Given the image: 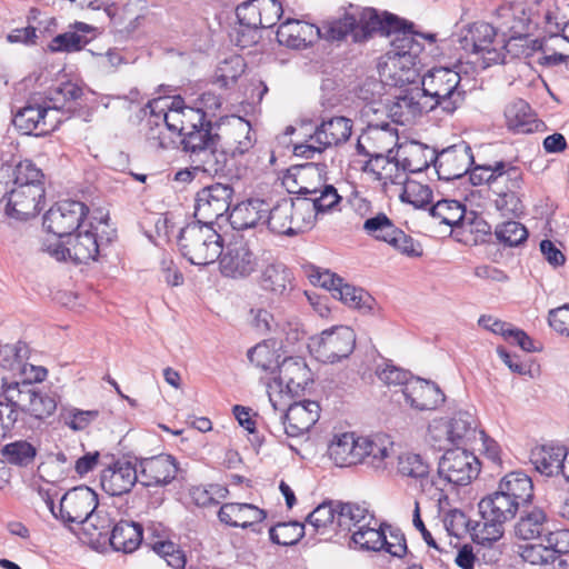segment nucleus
<instances>
[{
	"mask_svg": "<svg viewBox=\"0 0 569 569\" xmlns=\"http://www.w3.org/2000/svg\"><path fill=\"white\" fill-rule=\"evenodd\" d=\"M108 220L107 216L88 220L74 234L67 237L66 243L58 239H48L43 242V251L58 261L87 263L96 260L100 251L116 237V230L109 226Z\"/></svg>",
	"mask_w": 569,
	"mask_h": 569,
	"instance_id": "obj_1",
	"label": "nucleus"
},
{
	"mask_svg": "<svg viewBox=\"0 0 569 569\" xmlns=\"http://www.w3.org/2000/svg\"><path fill=\"white\" fill-rule=\"evenodd\" d=\"M423 46L411 31L398 32L391 39V49L386 52L379 63L378 71L388 86H415L419 78V56Z\"/></svg>",
	"mask_w": 569,
	"mask_h": 569,
	"instance_id": "obj_2",
	"label": "nucleus"
},
{
	"mask_svg": "<svg viewBox=\"0 0 569 569\" xmlns=\"http://www.w3.org/2000/svg\"><path fill=\"white\" fill-rule=\"evenodd\" d=\"M420 84L432 111L440 109L452 116L465 102L466 91L461 87L460 73L451 68L438 67L428 70L421 77Z\"/></svg>",
	"mask_w": 569,
	"mask_h": 569,
	"instance_id": "obj_3",
	"label": "nucleus"
},
{
	"mask_svg": "<svg viewBox=\"0 0 569 569\" xmlns=\"http://www.w3.org/2000/svg\"><path fill=\"white\" fill-rule=\"evenodd\" d=\"M178 244L182 256L196 266L213 263L222 253L221 236L212 226L200 220L181 229Z\"/></svg>",
	"mask_w": 569,
	"mask_h": 569,
	"instance_id": "obj_4",
	"label": "nucleus"
},
{
	"mask_svg": "<svg viewBox=\"0 0 569 569\" xmlns=\"http://www.w3.org/2000/svg\"><path fill=\"white\" fill-rule=\"evenodd\" d=\"M458 41L466 52L481 59L483 68L503 62V41L497 39L496 29L488 22L477 21L462 27Z\"/></svg>",
	"mask_w": 569,
	"mask_h": 569,
	"instance_id": "obj_5",
	"label": "nucleus"
},
{
	"mask_svg": "<svg viewBox=\"0 0 569 569\" xmlns=\"http://www.w3.org/2000/svg\"><path fill=\"white\" fill-rule=\"evenodd\" d=\"M352 133V121L346 117H332L316 127L305 142L296 143L293 153L298 157L313 158L326 149L337 147L349 140Z\"/></svg>",
	"mask_w": 569,
	"mask_h": 569,
	"instance_id": "obj_6",
	"label": "nucleus"
},
{
	"mask_svg": "<svg viewBox=\"0 0 569 569\" xmlns=\"http://www.w3.org/2000/svg\"><path fill=\"white\" fill-rule=\"evenodd\" d=\"M298 193L315 201L321 209H333L341 200L337 189L327 183L326 166L307 163L297 169Z\"/></svg>",
	"mask_w": 569,
	"mask_h": 569,
	"instance_id": "obj_7",
	"label": "nucleus"
},
{
	"mask_svg": "<svg viewBox=\"0 0 569 569\" xmlns=\"http://www.w3.org/2000/svg\"><path fill=\"white\" fill-rule=\"evenodd\" d=\"M278 377L273 385L269 386V401L274 410L282 409L287 400L291 399L293 393L302 389L309 380L310 371L301 359L286 358L278 368Z\"/></svg>",
	"mask_w": 569,
	"mask_h": 569,
	"instance_id": "obj_8",
	"label": "nucleus"
},
{
	"mask_svg": "<svg viewBox=\"0 0 569 569\" xmlns=\"http://www.w3.org/2000/svg\"><path fill=\"white\" fill-rule=\"evenodd\" d=\"M59 107L47 101L30 100L13 114V126L23 134L44 136L56 130L61 122Z\"/></svg>",
	"mask_w": 569,
	"mask_h": 569,
	"instance_id": "obj_9",
	"label": "nucleus"
},
{
	"mask_svg": "<svg viewBox=\"0 0 569 569\" xmlns=\"http://www.w3.org/2000/svg\"><path fill=\"white\" fill-rule=\"evenodd\" d=\"M356 346L355 331L347 326L335 327L313 338L310 345L316 357L322 362L335 363L348 358Z\"/></svg>",
	"mask_w": 569,
	"mask_h": 569,
	"instance_id": "obj_10",
	"label": "nucleus"
},
{
	"mask_svg": "<svg viewBox=\"0 0 569 569\" xmlns=\"http://www.w3.org/2000/svg\"><path fill=\"white\" fill-rule=\"evenodd\" d=\"M88 208L84 203L74 200H63L52 206L43 217V226L56 236L58 240L69 237L88 221L84 217Z\"/></svg>",
	"mask_w": 569,
	"mask_h": 569,
	"instance_id": "obj_11",
	"label": "nucleus"
},
{
	"mask_svg": "<svg viewBox=\"0 0 569 569\" xmlns=\"http://www.w3.org/2000/svg\"><path fill=\"white\" fill-rule=\"evenodd\" d=\"M480 471L478 458L466 449H447L438 465V473L446 481L467 486Z\"/></svg>",
	"mask_w": 569,
	"mask_h": 569,
	"instance_id": "obj_12",
	"label": "nucleus"
},
{
	"mask_svg": "<svg viewBox=\"0 0 569 569\" xmlns=\"http://www.w3.org/2000/svg\"><path fill=\"white\" fill-rule=\"evenodd\" d=\"M233 188L229 184L214 183L197 193L194 217L200 222L212 226L213 221L229 212Z\"/></svg>",
	"mask_w": 569,
	"mask_h": 569,
	"instance_id": "obj_13",
	"label": "nucleus"
},
{
	"mask_svg": "<svg viewBox=\"0 0 569 569\" xmlns=\"http://www.w3.org/2000/svg\"><path fill=\"white\" fill-rule=\"evenodd\" d=\"M432 111L418 84L401 87L388 107L389 117L402 126L412 123L423 113Z\"/></svg>",
	"mask_w": 569,
	"mask_h": 569,
	"instance_id": "obj_14",
	"label": "nucleus"
},
{
	"mask_svg": "<svg viewBox=\"0 0 569 569\" xmlns=\"http://www.w3.org/2000/svg\"><path fill=\"white\" fill-rule=\"evenodd\" d=\"M98 506V496L89 487L81 486L66 492L60 499L58 517L63 523L83 525Z\"/></svg>",
	"mask_w": 569,
	"mask_h": 569,
	"instance_id": "obj_15",
	"label": "nucleus"
},
{
	"mask_svg": "<svg viewBox=\"0 0 569 569\" xmlns=\"http://www.w3.org/2000/svg\"><path fill=\"white\" fill-rule=\"evenodd\" d=\"M44 199V187L31 184V187L12 188L3 207L4 212L17 220L34 218L42 210Z\"/></svg>",
	"mask_w": 569,
	"mask_h": 569,
	"instance_id": "obj_16",
	"label": "nucleus"
},
{
	"mask_svg": "<svg viewBox=\"0 0 569 569\" xmlns=\"http://www.w3.org/2000/svg\"><path fill=\"white\" fill-rule=\"evenodd\" d=\"M473 163L471 148L466 142L450 146L439 153L436 152L435 168L441 180L459 179L469 172Z\"/></svg>",
	"mask_w": 569,
	"mask_h": 569,
	"instance_id": "obj_17",
	"label": "nucleus"
},
{
	"mask_svg": "<svg viewBox=\"0 0 569 569\" xmlns=\"http://www.w3.org/2000/svg\"><path fill=\"white\" fill-rule=\"evenodd\" d=\"M398 131L389 123L369 124L357 141V151L369 159L395 153L398 147Z\"/></svg>",
	"mask_w": 569,
	"mask_h": 569,
	"instance_id": "obj_18",
	"label": "nucleus"
},
{
	"mask_svg": "<svg viewBox=\"0 0 569 569\" xmlns=\"http://www.w3.org/2000/svg\"><path fill=\"white\" fill-rule=\"evenodd\" d=\"M29 349L23 342L6 345L2 347V369L12 372L13 378L33 382L43 381L47 370L27 362Z\"/></svg>",
	"mask_w": 569,
	"mask_h": 569,
	"instance_id": "obj_19",
	"label": "nucleus"
},
{
	"mask_svg": "<svg viewBox=\"0 0 569 569\" xmlns=\"http://www.w3.org/2000/svg\"><path fill=\"white\" fill-rule=\"evenodd\" d=\"M219 258L221 273L233 279L247 278L258 267L256 254L244 241L229 243Z\"/></svg>",
	"mask_w": 569,
	"mask_h": 569,
	"instance_id": "obj_20",
	"label": "nucleus"
},
{
	"mask_svg": "<svg viewBox=\"0 0 569 569\" xmlns=\"http://www.w3.org/2000/svg\"><path fill=\"white\" fill-rule=\"evenodd\" d=\"M138 481V465L126 459L117 460L100 475L101 488L110 496L128 493Z\"/></svg>",
	"mask_w": 569,
	"mask_h": 569,
	"instance_id": "obj_21",
	"label": "nucleus"
},
{
	"mask_svg": "<svg viewBox=\"0 0 569 569\" xmlns=\"http://www.w3.org/2000/svg\"><path fill=\"white\" fill-rule=\"evenodd\" d=\"M283 419L284 432L289 437H299L310 430L320 417V406L317 401L303 400L290 403L284 410Z\"/></svg>",
	"mask_w": 569,
	"mask_h": 569,
	"instance_id": "obj_22",
	"label": "nucleus"
},
{
	"mask_svg": "<svg viewBox=\"0 0 569 569\" xmlns=\"http://www.w3.org/2000/svg\"><path fill=\"white\" fill-rule=\"evenodd\" d=\"M178 465L170 455H159L139 461V482L144 487L164 486L171 482L177 475Z\"/></svg>",
	"mask_w": 569,
	"mask_h": 569,
	"instance_id": "obj_23",
	"label": "nucleus"
},
{
	"mask_svg": "<svg viewBox=\"0 0 569 569\" xmlns=\"http://www.w3.org/2000/svg\"><path fill=\"white\" fill-rule=\"evenodd\" d=\"M222 139L232 157L248 152L256 142L250 122L238 116L228 118L223 123Z\"/></svg>",
	"mask_w": 569,
	"mask_h": 569,
	"instance_id": "obj_24",
	"label": "nucleus"
},
{
	"mask_svg": "<svg viewBox=\"0 0 569 569\" xmlns=\"http://www.w3.org/2000/svg\"><path fill=\"white\" fill-rule=\"evenodd\" d=\"M163 120L177 136H184L191 130L203 126L204 116L194 107L183 106L180 99L169 101V108L163 113Z\"/></svg>",
	"mask_w": 569,
	"mask_h": 569,
	"instance_id": "obj_25",
	"label": "nucleus"
},
{
	"mask_svg": "<svg viewBox=\"0 0 569 569\" xmlns=\"http://www.w3.org/2000/svg\"><path fill=\"white\" fill-rule=\"evenodd\" d=\"M358 21L361 40L367 39L372 33L396 38L398 32L408 31L403 26V21L396 16L387 12L379 14L371 8L363 9Z\"/></svg>",
	"mask_w": 569,
	"mask_h": 569,
	"instance_id": "obj_26",
	"label": "nucleus"
},
{
	"mask_svg": "<svg viewBox=\"0 0 569 569\" xmlns=\"http://www.w3.org/2000/svg\"><path fill=\"white\" fill-rule=\"evenodd\" d=\"M407 402L418 410H432L445 401L441 389L431 381L413 379L402 390Z\"/></svg>",
	"mask_w": 569,
	"mask_h": 569,
	"instance_id": "obj_27",
	"label": "nucleus"
},
{
	"mask_svg": "<svg viewBox=\"0 0 569 569\" xmlns=\"http://www.w3.org/2000/svg\"><path fill=\"white\" fill-rule=\"evenodd\" d=\"M363 171L371 174L373 180L379 181L385 188L389 184L400 186L406 182L407 178L397 151L369 159L363 167Z\"/></svg>",
	"mask_w": 569,
	"mask_h": 569,
	"instance_id": "obj_28",
	"label": "nucleus"
},
{
	"mask_svg": "<svg viewBox=\"0 0 569 569\" xmlns=\"http://www.w3.org/2000/svg\"><path fill=\"white\" fill-rule=\"evenodd\" d=\"M147 107L150 109L147 138L153 147L168 149L174 142L172 139L174 133L163 120V113L169 108V100L167 98L153 99Z\"/></svg>",
	"mask_w": 569,
	"mask_h": 569,
	"instance_id": "obj_29",
	"label": "nucleus"
},
{
	"mask_svg": "<svg viewBox=\"0 0 569 569\" xmlns=\"http://www.w3.org/2000/svg\"><path fill=\"white\" fill-rule=\"evenodd\" d=\"M319 28L300 20L288 19L277 31L280 44L292 49H305L319 36Z\"/></svg>",
	"mask_w": 569,
	"mask_h": 569,
	"instance_id": "obj_30",
	"label": "nucleus"
},
{
	"mask_svg": "<svg viewBox=\"0 0 569 569\" xmlns=\"http://www.w3.org/2000/svg\"><path fill=\"white\" fill-rule=\"evenodd\" d=\"M360 438L352 432L333 436L328 447V455L337 467H350L361 462Z\"/></svg>",
	"mask_w": 569,
	"mask_h": 569,
	"instance_id": "obj_31",
	"label": "nucleus"
},
{
	"mask_svg": "<svg viewBox=\"0 0 569 569\" xmlns=\"http://www.w3.org/2000/svg\"><path fill=\"white\" fill-rule=\"evenodd\" d=\"M396 151L405 174L421 172L431 163L435 164L436 150L418 141L403 142Z\"/></svg>",
	"mask_w": 569,
	"mask_h": 569,
	"instance_id": "obj_32",
	"label": "nucleus"
},
{
	"mask_svg": "<svg viewBox=\"0 0 569 569\" xmlns=\"http://www.w3.org/2000/svg\"><path fill=\"white\" fill-rule=\"evenodd\" d=\"M361 462H366L377 470H385L390 465L393 453V442L389 437L376 435L361 437Z\"/></svg>",
	"mask_w": 569,
	"mask_h": 569,
	"instance_id": "obj_33",
	"label": "nucleus"
},
{
	"mask_svg": "<svg viewBox=\"0 0 569 569\" xmlns=\"http://www.w3.org/2000/svg\"><path fill=\"white\" fill-rule=\"evenodd\" d=\"M566 448L559 445L547 443L536 446L530 452V462L535 469L547 477L562 475Z\"/></svg>",
	"mask_w": 569,
	"mask_h": 569,
	"instance_id": "obj_34",
	"label": "nucleus"
},
{
	"mask_svg": "<svg viewBox=\"0 0 569 569\" xmlns=\"http://www.w3.org/2000/svg\"><path fill=\"white\" fill-rule=\"evenodd\" d=\"M268 211V203L260 199H250L238 203L228 216L231 227L236 230L254 228L263 223Z\"/></svg>",
	"mask_w": 569,
	"mask_h": 569,
	"instance_id": "obj_35",
	"label": "nucleus"
},
{
	"mask_svg": "<svg viewBox=\"0 0 569 569\" xmlns=\"http://www.w3.org/2000/svg\"><path fill=\"white\" fill-rule=\"evenodd\" d=\"M264 510L251 503H224L221 506L218 517L219 520L231 527L247 528L256 522H261L266 518Z\"/></svg>",
	"mask_w": 569,
	"mask_h": 569,
	"instance_id": "obj_36",
	"label": "nucleus"
},
{
	"mask_svg": "<svg viewBox=\"0 0 569 569\" xmlns=\"http://www.w3.org/2000/svg\"><path fill=\"white\" fill-rule=\"evenodd\" d=\"M292 273L279 261H272L262 268L258 278L260 288L274 296H284L292 289Z\"/></svg>",
	"mask_w": 569,
	"mask_h": 569,
	"instance_id": "obj_37",
	"label": "nucleus"
},
{
	"mask_svg": "<svg viewBox=\"0 0 569 569\" xmlns=\"http://www.w3.org/2000/svg\"><path fill=\"white\" fill-rule=\"evenodd\" d=\"M549 519L543 509L525 507L515 526V535L521 540L545 538Z\"/></svg>",
	"mask_w": 569,
	"mask_h": 569,
	"instance_id": "obj_38",
	"label": "nucleus"
},
{
	"mask_svg": "<svg viewBox=\"0 0 569 569\" xmlns=\"http://www.w3.org/2000/svg\"><path fill=\"white\" fill-rule=\"evenodd\" d=\"M498 488L517 502L521 508L527 507L533 498V483L531 478L521 471L507 473L499 482Z\"/></svg>",
	"mask_w": 569,
	"mask_h": 569,
	"instance_id": "obj_39",
	"label": "nucleus"
},
{
	"mask_svg": "<svg viewBox=\"0 0 569 569\" xmlns=\"http://www.w3.org/2000/svg\"><path fill=\"white\" fill-rule=\"evenodd\" d=\"M507 127L519 133L532 132L538 128L530 106L522 99L509 102L505 109Z\"/></svg>",
	"mask_w": 569,
	"mask_h": 569,
	"instance_id": "obj_40",
	"label": "nucleus"
},
{
	"mask_svg": "<svg viewBox=\"0 0 569 569\" xmlns=\"http://www.w3.org/2000/svg\"><path fill=\"white\" fill-rule=\"evenodd\" d=\"M478 507L479 512L491 517V520L498 518L505 522L512 519L521 508L499 488L495 493L482 498Z\"/></svg>",
	"mask_w": 569,
	"mask_h": 569,
	"instance_id": "obj_41",
	"label": "nucleus"
},
{
	"mask_svg": "<svg viewBox=\"0 0 569 569\" xmlns=\"http://www.w3.org/2000/svg\"><path fill=\"white\" fill-rule=\"evenodd\" d=\"M108 538L116 551L132 552L141 543L142 529L134 522L119 521L113 526Z\"/></svg>",
	"mask_w": 569,
	"mask_h": 569,
	"instance_id": "obj_42",
	"label": "nucleus"
},
{
	"mask_svg": "<svg viewBox=\"0 0 569 569\" xmlns=\"http://www.w3.org/2000/svg\"><path fill=\"white\" fill-rule=\"evenodd\" d=\"M331 209H321L319 206L311 200L305 198L292 199L291 208V226L292 236L305 232L315 226L317 214L325 213Z\"/></svg>",
	"mask_w": 569,
	"mask_h": 569,
	"instance_id": "obj_43",
	"label": "nucleus"
},
{
	"mask_svg": "<svg viewBox=\"0 0 569 569\" xmlns=\"http://www.w3.org/2000/svg\"><path fill=\"white\" fill-rule=\"evenodd\" d=\"M373 520V515L363 506L337 501L338 531H355L363 523Z\"/></svg>",
	"mask_w": 569,
	"mask_h": 569,
	"instance_id": "obj_44",
	"label": "nucleus"
},
{
	"mask_svg": "<svg viewBox=\"0 0 569 569\" xmlns=\"http://www.w3.org/2000/svg\"><path fill=\"white\" fill-rule=\"evenodd\" d=\"M507 28L512 39L528 37L537 26L532 7L519 3L508 9Z\"/></svg>",
	"mask_w": 569,
	"mask_h": 569,
	"instance_id": "obj_45",
	"label": "nucleus"
},
{
	"mask_svg": "<svg viewBox=\"0 0 569 569\" xmlns=\"http://www.w3.org/2000/svg\"><path fill=\"white\" fill-rule=\"evenodd\" d=\"M308 528L315 535L330 536L338 532L337 502H323L319 505L307 518Z\"/></svg>",
	"mask_w": 569,
	"mask_h": 569,
	"instance_id": "obj_46",
	"label": "nucleus"
},
{
	"mask_svg": "<svg viewBox=\"0 0 569 569\" xmlns=\"http://www.w3.org/2000/svg\"><path fill=\"white\" fill-rule=\"evenodd\" d=\"M291 208L292 199L284 198L278 201L272 208L268 206L263 224L268 226V229L277 234L292 236L291 226Z\"/></svg>",
	"mask_w": 569,
	"mask_h": 569,
	"instance_id": "obj_47",
	"label": "nucleus"
},
{
	"mask_svg": "<svg viewBox=\"0 0 569 569\" xmlns=\"http://www.w3.org/2000/svg\"><path fill=\"white\" fill-rule=\"evenodd\" d=\"M451 432V441L455 446L471 445L477 440V422L476 418L467 412L459 411L451 419H448Z\"/></svg>",
	"mask_w": 569,
	"mask_h": 569,
	"instance_id": "obj_48",
	"label": "nucleus"
},
{
	"mask_svg": "<svg viewBox=\"0 0 569 569\" xmlns=\"http://www.w3.org/2000/svg\"><path fill=\"white\" fill-rule=\"evenodd\" d=\"M368 522L353 531L351 536L352 542L363 550H382L383 542H386V530L375 517L372 521Z\"/></svg>",
	"mask_w": 569,
	"mask_h": 569,
	"instance_id": "obj_49",
	"label": "nucleus"
},
{
	"mask_svg": "<svg viewBox=\"0 0 569 569\" xmlns=\"http://www.w3.org/2000/svg\"><path fill=\"white\" fill-rule=\"evenodd\" d=\"M496 176L491 187L492 192L521 190L523 186L522 170L511 162L496 161Z\"/></svg>",
	"mask_w": 569,
	"mask_h": 569,
	"instance_id": "obj_50",
	"label": "nucleus"
},
{
	"mask_svg": "<svg viewBox=\"0 0 569 569\" xmlns=\"http://www.w3.org/2000/svg\"><path fill=\"white\" fill-rule=\"evenodd\" d=\"M218 136L211 133V120L203 122V126L191 130L189 133L182 136L181 143L187 152H190L191 158H197L200 152L204 151L208 147L213 146Z\"/></svg>",
	"mask_w": 569,
	"mask_h": 569,
	"instance_id": "obj_51",
	"label": "nucleus"
},
{
	"mask_svg": "<svg viewBox=\"0 0 569 569\" xmlns=\"http://www.w3.org/2000/svg\"><path fill=\"white\" fill-rule=\"evenodd\" d=\"M521 556L525 561L540 566L541 569H560L563 562L547 543L527 546L523 548Z\"/></svg>",
	"mask_w": 569,
	"mask_h": 569,
	"instance_id": "obj_52",
	"label": "nucleus"
},
{
	"mask_svg": "<svg viewBox=\"0 0 569 569\" xmlns=\"http://www.w3.org/2000/svg\"><path fill=\"white\" fill-rule=\"evenodd\" d=\"M192 161L197 164V169L208 174L222 173L228 163V150L218 149L214 141L213 146L200 152Z\"/></svg>",
	"mask_w": 569,
	"mask_h": 569,
	"instance_id": "obj_53",
	"label": "nucleus"
},
{
	"mask_svg": "<svg viewBox=\"0 0 569 569\" xmlns=\"http://www.w3.org/2000/svg\"><path fill=\"white\" fill-rule=\"evenodd\" d=\"M465 213V206L451 199L439 200L430 208L431 217L439 220V223L449 227L458 226L462 221Z\"/></svg>",
	"mask_w": 569,
	"mask_h": 569,
	"instance_id": "obj_54",
	"label": "nucleus"
},
{
	"mask_svg": "<svg viewBox=\"0 0 569 569\" xmlns=\"http://www.w3.org/2000/svg\"><path fill=\"white\" fill-rule=\"evenodd\" d=\"M481 515V520L473 527V540L481 545H492L500 540L505 532V521L491 517H487L485 513Z\"/></svg>",
	"mask_w": 569,
	"mask_h": 569,
	"instance_id": "obj_55",
	"label": "nucleus"
},
{
	"mask_svg": "<svg viewBox=\"0 0 569 569\" xmlns=\"http://www.w3.org/2000/svg\"><path fill=\"white\" fill-rule=\"evenodd\" d=\"M114 525V518H112L111 512L107 508H100L98 505L94 511L86 519L83 527L88 535L100 540L101 538L109 537Z\"/></svg>",
	"mask_w": 569,
	"mask_h": 569,
	"instance_id": "obj_56",
	"label": "nucleus"
},
{
	"mask_svg": "<svg viewBox=\"0 0 569 569\" xmlns=\"http://www.w3.org/2000/svg\"><path fill=\"white\" fill-rule=\"evenodd\" d=\"M397 473L403 478H425L429 473V465L418 453L401 452L397 456Z\"/></svg>",
	"mask_w": 569,
	"mask_h": 569,
	"instance_id": "obj_57",
	"label": "nucleus"
},
{
	"mask_svg": "<svg viewBox=\"0 0 569 569\" xmlns=\"http://www.w3.org/2000/svg\"><path fill=\"white\" fill-rule=\"evenodd\" d=\"M37 388L29 381L19 378H12L9 387L6 389V401L11 402L19 411H26L30 405L31 398L34 397Z\"/></svg>",
	"mask_w": 569,
	"mask_h": 569,
	"instance_id": "obj_58",
	"label": "nucleus"
},
{
	"mask_svg": "<svg viewBox=\"0 0 569 569\" xmlns=\"http://www.w3.org/2000/svg\"><path fill=\"white\" fill-rule=\"evenodd\" d=\"M248 359L257 368L273 373L278 366V355L273 345L268 341L256 345L248 350Z\"/></svg>",
	"mask_w": 569,
	"mask_h": 569,
	"instance_id": "obj_59",
	"label": "nucleus"
},
{
	"mask_svg": "<svg viewBox=\"0 0 569 569\" xmlns=\"http://www.w3.org/2000/svg\"><path fill=\"white\" fill-rule=\"evenodd\" d=\"M1 453L9 463L27 467L34 461L37 449L30 442L19 440L6 445Z\"/></svg>",
	"mask_w": 569,
	"mask_h": 569,
	"instance_id": "obj_60",
	"label": "nucleus"
},
{
	"mask_svg": "<svg viewBox=\"0 0 569 569\" xmlns=\"http://www.w3.org/2000/svg\"><path fill=\"white\" fill-rule=\"evenodd\" d=\"M306 525L298 521L280 522L269 529L272 542L281 546L297 543L305 535Z\"/></svg>",
	"mask_w": 569,
	"mask_h": 569,
	"instance_id": "obj_61",
	"label": "nucleus"
},
{
	"mask_svg": "<svg viewBox=\"0 0 569 569\" xmlns=\"http://www.w3.org/2000/svg\"><path fill=\"white\" fill-rule=\"evenodd\" d=\"M402 192L400 198L416 208H423L432 200V191L427 184L406 178L402 182Z\"/></svg>",
	"mask_w": 569,
	"mask_h": 569,
	"instance_id": "obj_62",
	"label": "nucleus"
},
{
	"mask_svg": "<svg viewBox=\"0 0 569 569\" xmlns=\"http://www.w3.org/2000/svg\"><path fill=\"white\" fill-rule=\"evenodd\" d=\"M333 297L355 309L370 308V302L372 301L370 295L363 289L345 283L343 280L341 281V284L338 286Z\"/></svg>",
	"mask_w": 569,
	"mask_h": 569,
	"instance_id": "obj_63",
	"label": "nucleus"
},
{
	"mask_svg": "<svg viewBox=\"0 0 569 569\" xmlns=\"http://www.w3.org/2000/svg\"><path fill=\"white\" fill-rule=\"evenodd\" d=\"M14 179L12 188L39 186L44 187V174L31 161L19 162L14 169Z\"/></svg>",
	"mask_w": 569,
	"mask_h": 569,
	"instance_id": "obj_64",
	"label": "nucleus"
}]
</instances>
